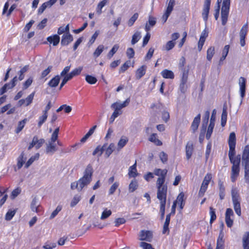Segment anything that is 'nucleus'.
<instances>
[{"instance_id":"1","label":"nucleus","mask_w":249,"mask_h":249,"mask_svg":"<svg viewBox=\"0 0 249 249\" xmlns=\"http://www.w3.org/2000/svg\"><path fill=\"white\" fill-rule=\"evenodd\" d=\"M167 172V170L160 169H156L154 171L155 175L160 176L157 179L156 185L158 189L157 198L160 201V212L162 218L164 215L166 202L167 187L164 184V182Z\"/></svg>"},{"instance_id":"2","label":"nucleus","mask_w":249,"mask_h":249,"mask_svg":"<svg viewBox=\"0 0 249 249\" xmlns=\"http://www.w3.org/2000/svg\"><path fill=\"white\" fill-rule=\"evenodd\" d=\"M93 173V170L92 166L89 164L84 171L83 177L77 181L71 183V189L72 190L77 189L78 191H81L91 181Z\"/></svg>"},{"instance_id":"3","label":"nucleus","mask_w":249,"mask_h":249,"mask_svg":"<svg viewBox=\"0 0 249 249\" xmlns=\"http://www.w3.org/2000/svg\"><path fill=\"white\" fill-rule=\"evenodd\" d=\"M59 127L56 128L52 134L51 139L46 143V152L48 154H53L57 150L56 141L58 137Z\"/></svg>"},{"instance_id":"4","label":"nucleus","mask_w":249,"mask_h":249,"mask_svg":"<svg viewBox=\"0 0 249 249\" xmlns=\"http://www.w3.org/2000/svg\"><path fill=\"white\" fill-rule=\"evenodd\" d=\"M231 198L233 206L235 213L239 216L241 215V198L237 189L234 188L231 190Z\"/></svg>"},{"instance_id":"5","label":"nucleus","mask_w":249,"mask_h":249,"mask_svg":"<svg viewBox=\"0 0 249 249\" xmlns=\"http://www.w3.org/2000/svg\"><path fill=\"white\" fill-rule=\"evenodd\" d=\"M230 0H223V1L221 8V19L223 25H225L227 22L230 10Z\"/></svg>"},{"instance_id":"6","label":"nucleus","mask_w":249,"mask_h":249,"mask_svg":"<svg viewBox=\"0 0 249 249\" xmlns=\"http://www.w3.org/2000/svg\"><path fill=\"white\" fill-rule=\"evenodd\" d=\"M232 164L231 167V180L232 182L235 181L237 179L240 172V161H235L234 162H231Z\"/></svg>"},{"instance_id":"7","label":"nucleus","mask_w":249,"mask_h":249,"mask_svg":"<svg viewBox=\"0 0 249 249\" xmlns=\"http://www.w3.org/2000/svg\"><path fill=\"white\" fill-rule=\"evenodd\" d=\"M234 213L231 208H228L226 209L225 213V222L227 226L231 228L233 225V217Z\"/></svg>"},{"instance_id":"8","label":"nucleus","mask_w":249,"mask_h":249,"mask_svg":"<svg viewBox=\"0 0 249 249\" xmlns=\"http://www.w3.org/2000/svg\"><path fill=\"white\" fill-rule=\"evenodd\" d=\"M18 81V78L17 76H15L13 78L12 81L7 84H5L0 89V94L2 95L6 92L7 89H12L14 87H15L16 85V83Z\"/></svg>"},{"instance_id":"9","label":"nucleus","mask_w":249,"mask_h":249,"mask_svg":"<svg viewBox=\"0 0 249 249\" xmlns=\"http://www.w3.org/2000/svg\"><path fill=\"white\" fill-rule=\"evenodd\" d=\"M139 237L140 240H145L147 242H150L152 240L153 234L150 231L142 230L140 232Z\"/></svg>"},{"instance_id":"10","label":"nucleus","mask_w":249,"mask_h":249,"mask_svg":"<svg viewBox=\"0 0 249 249\" xmlns=\"http://www.w3.org/2000/svg\"><path fill=\"white\" fill-rule=\"evenodd\" d=\"M246 79L243 77H240L239 79V91L240 96L242 98L241 102L242 101L243 98L245 95L246 91Z\"/></svg>"},{"instance_id":"11","label":"nucleus","mask_w":249,"mask_h":249,"mask_svg":"<svg viewBox=\"0 0 249 249\" xmlns=\"http://www.w3.org/2000/svg\"><path fill=\"white\" fill-rule=\"evenodd\" d=\"M235 146H229V157L231 162H234L235 161H240V156L238 155L234 157L235 151Z\"/></svg>"},{"instance_id":"12","label":"nucleus","mask_w":249,"mask_h":249,"mask_svg":"<svg viewBox=\"0 0 249 249\" xmlns=\"http://www.w3.org/2000/svg\"><path fill=\"white\" fill-rule=\"evenodd\" d=\"M130 102V99L127 98L123 103H121L119 102H117L112 104L111 106V107L114 110L120 111L122 108L127 107Z\"/></svg>"},{"instance_id":"13","label":"nucleus","mask_w":249,"mask_h":249,"mask_svg":"<svg viewBox=\"0 0 249 249\" xmlns=\"http://www.w3.org/2000/svg\"><path fill=\"white\" fill-rule=\"evenodd\" d=\"M73 40V37L70 33H66L62 36L61 43L62 45H68Z\"/></svg>"},{"instance_id":"14","label":"nucleus","mask_w":249,"mask_h":249,"mask_svg":"<svg viewBox=\"0 0 249 249\" xmlns=\"http://www.w3.org/2000/svg\"><path fill=\"white\" fill-rule=\"evenodd\" d=\"M156 18L152 16H149L148 20L145 24V30L146 32H149L151 28L155 26L156 23Z\"/></svg>"},{"instance_id":"15","label":"nucleus","mask_w":249,"mask_h":249,"mask_svg":"<svg viewBox=\"0 0 249 249\" xmlns=\"http://www.w3.org/2000/svg\"><path fill=\"white\" fill-rule=\"evenodd\" d=\"M9 2L8 1H7L4 5V7L2 11V14H6V16L7 17L9 16L11 14L12 12L16 9V8L17 7V5L15 4H13L9 8L8 11L7 12L9 8Z\"/></svg>"},{"instance_id":"16","label":"nucleus","mask_w":249,"mask_h":249,"mask_svg":"<svg viewBox=\"0 0 249 249\" xmlns=\"http://www.w3.org/2000/svg\"><path fill=\"white\" fill-rule=\"evenodd\" d=\"M184 194L183 192L180 193L177 196V199L174 202H177V204L179 206V210L181 211L184 205L185 200L184 199Z\"/></svg>"},{"instance_id":"17","label":"nucleus","mask_w":249,"mask_h":249,"mask_svg":"<svg viewBox=\"0 0 249 249\" xmlns=\"http://www.w3.org/2000/svg\"><path fill=\"white\" fill-rule=\"evenodd\" d=\"M243 162L245 164H249V145H247L245 146L243 155H242Z\"/></svg>"},{"instance_id":"18","label":"nucleus","mask_w":249,"mask_h":249,"mask_svg":"<svg viewBox=\"0 0 249 249\" xmlns=\"http://www.w3.org/2000/svg\"><path fill=\"white\" fill-rule=\"evenodd\" d=\"M31 209L32 211L36 213H38L40 211V205L36 197L34 198L31 202Z\"/></svg>"},{"instance_id":"19","label":"nucleus","mask_w":249,"mask_h":249,"mask_svg":"<svg viewBox=\"0 0 249 249\" xmlns=\"http://www.w3.org/2000/svg\"><path fill=\"white\" fill-rule=\"evenodd\" d=\"M200 114H198L194 119L192 125H191V129L193 131V132L194 133L196 132V131L197 130L199 123L200 121Z\"/></svg>"},{"instance_id":"20","label":"nucleus","mask_w":249,"mask_h":249,"mask_svg":"<svg viewBox=\"0 0 249 249\" xmlns=\"http://www.w3.org/2000/svg\"><path fill=\"white\" fill-rule=\"evenodd\" d=\"M193 150V143L191 142H188L186 146V156L187 160H189L191 158Z\"/></svg>"},{"instance_id":"21","label":"nucleus","mask_w":249,"mask_h":249,"mask_svg":"<svg viewBox=\"0 0 249 249\" xmlns=\"http://www.w3.org/2000/svg\"><path fill=\"white\" fill-rule=\"evenodd\" d=\"M160 73L164 78L172 79L174 78V72L172 71L167 69L163 70Z\"/></svg>"},{"instance_id":"22","label":"nucleus","mask_w":249,"mask_h":249,"mask_svg":"<svg viewBox=\"0 0 249 249\" xmlns=\"http://www.w3.org/2000/svg\"><path fill=\"white\" fill-rule=\"evenodd\" d=\"M47 41L53 46L57 45L60 41V37L57 35H54L47 37Z\"/></svg>"},{"instance_id":"23","label":"nucleus","mask_w":249,"mask_h":249,"mask_svg":"<svg viewBox=\"0 0 249 249\" xmlns=\"http://www.w3.org/2000/svg\"><path fill=\"white\" fill-rule=\"evenodd\" d=\"M244 249H249V232H246L242 238Z\"/></svg>"},{"instance_id":"24","label":"nucleus","mask_w":249,"mask_h":249,"mask_svg":"<svg viewBox=\"0 0 249 249\" xmlns=\"http://www.w3.org/2000/svg\"><path fill=\"white\" fill-rule=\"evenodd\" d=\"M146 69V67L143 65L136 71V77L137 79H140L145 74Z\"/></svg>"},{"instance_id":"25","label":"nucleus","mask_w":249,"mask_h":249,"mask_svg":"<svg viewBox=\"0 0 249 249\" xmlns=\"http://www.w3.org/2000/svg\"><path fill=\"white\" fill-rule=\"evenodd\" d=\"M148 140L156 145L160 146L162 144V142L157 138V135L156 133L152 134L148 138Z\"/></svg>"},{"instance_id":"26","label":"nucleus","mask_w":249,"mask_h":249,"mask_svg":"<svg viewBox=\"0 0 249 249\" xmlns=\"http://www.w3.org/2000/svg\"><path fill=\"white\" fill-rule=\"evenodd\" d=\"M137 171L136 169V162L128 169V175L130 177L135 178L137 176Z\"/></svg>"},{"instance_id":"27","label":"nucleus","mask_w":249,"mask_h":249,"mask_svg":"<svg viewBox=\"0 0 249 249\" xmlns=\"http://www.w3.org/2000/svg\"><path fill=\"white\" fill-rule=\"evenodd\" d=\"M108 0H103L97 5L96 11L98 15H100L102 13V8L107 3Z\"/></svg>"},{"instance_id":"28","label":"nucleus","mask_w":249,"mask_h":249,"mask_svg":"<svg viewBox=\"0 0 249 249\" xmlns=\"http://www.w3.org/2000/svg\"><path fill=\"white\" fill-rule=\"evenodd\" d=\"M128 139L125 137H122L117 144V150L120 151L128 142Z\"/></svg>"},{"instance_id":"29","label":"nucleus","mask_w":249,"mask_h":249,"mask_svg":"<svg viewBox=\"0 0 249 249\" xmlns=\"http://www.w3.org/2000/svg\"><path fill=\"white\" fill-rule=\"evenodd\" d=\"M228 144L229 146H235L236 136L234 132H232L230 134Z\"/></svg>"},{"instance_id":"30","label":"nucleus","mask_w":249,"mask_h":249,"mask_svg":"<svg viewBox=\"0 0 249 249\" xmlns=\"http://www.w3.org/2000/svg\"><path fill=\"white\" fill-rule=\"evenodd\" d=\"M60 81V77L59 75H56L52 78L48 83V85L50 87H56L59 84Z\"/></svg>"},{"instance_id":"31","label":"nucleus","mask_w":249,"mask_h":249,"mask_svg":"<svg viewBox=\"0 0 249 249\" xmlns=\"http://www.w3.org/2000/svg\"><path fill=\"white\" fill-rule=\"evenodd\" d=\"M27 122V119H24L23 120L20 121L18 123L17 127L15 129V132L17 134H18L22 130V129L24 128Z\"/></svg>"},{"instance_id":"32","label":"nucleus","mask_w":249,"mask_h":249,"mask_svg":"<svg viewBox=\"0 0 249 249\" xmlns=\"http://www.w3.org/2000/svg\"><path fill=\"white\" fill-rule=\"evenodd\" d=\"M218 187L219 190V197L220 199L222 200L225 197V187L224 186L223 182L221 181H219L218 182Z\"/></svg>"},{"instance_id":"33","label":"nucleus","mask_w":249,"mask_h":249,"mask_svg":"<svg viewBox=\"0 0 249 249\" xmlns=\"http://www.w3.org/2000/svg\"><path fill=\"white\" fill-rule=\"evenodd\" d=\"M36 139L35 142V147L36 149L40 148L43 143L45 142V140L43 139H38V137L35 136L33 139Z\"/></svg>"},{"instance_id":"34","label":"nucleus","mask_w":249,"mask_h":249,"mask_svg":"<svg viewBox=\"0 0 249 249\" xmlns=\"http://www.w3.org/2000/svg\"><path fill=\"white\" fill-rule=\"evenodd\" d=\"M115 149V145L114 143H111L105 149V155L107 157H109V156L112 154V153L114 151Z\"/></svg>"},{"instance_id":"35","label":"nucleus","mask_w":249,"mask_h":249,"mask_svg":"<svg viewBox=\"0 0 249 249\" xmlns=\"http://www.w3.org/2000/svg\"><path fill=\"white\" fill-rule=\"evenodd\" d=\"M112 214V211L108 210L107 208H105L102 212L100 219L101 220H105L109 217Z\"/></svg>"},{"instance_id":"36","label":"nucleus","mask_w":249,"mask_h":249,"mask_svg":"<svg viewBox=\"0 0 249 249\" xmlns=\"http://www.w3.org/2000/svg\"><path fill=\"white\" fill-rule=\"evenodd\" d=\"M141 37V32L139 31H137L134 33L133 35L131 40V44L132 45H134L137 42L139 41Z\"/></svg>"},{"instance_id":"37","label":"nucleus","mask_w":249,"mask_h":249,"mask_svg":"<svg viewBox=\"0 0 249 249\" xmlns=\"http://www.w3.org/2000/svg\"><path fill=\"white\" fill-rule=\"evenodd\" d=\"M227 118V112L226 107H223L221 115V125L224 126L226 125Z\"/></svg>"},{"instance_id":"38","label":"nucleus","mask_w":249,"mask_h":249,"mask_svg":"<svg viewBox=\"0 0 249 249\" xmlns=\"http://www.w3.org/2000/svg\"><path fill=\"white\" fill-rule=\"evenodd\" d=\"M104 147H105V145L103 146H98L93 152V155L97 156V157L101 156L104 150Z\"/></svg>"},{"instance_id":"39","label":"nucleus","mask_w":249,"mask_h":249,"mask_svg":"<svg viewBox=\"0 0 249 249\" xmlns=\"http://www.w3.org/2000/svg\"><path fill=\"white\" fill-rule=\"evenodd\" d=\"M29 69V66L26 65L24 66L18 72L19 77L18 79L19 81H21L24 78V74L27 72L28 70Z\"/></svg>"},{"instance_id":"40","label":"nucleus","mask_w":249,"mask_h":249,"mask_svg":"<svg viewBox=\"0 0 249 249\" xmlns=\"http://www.w3.org/2000/svg\"><path fill=\"white\" fill-rule=\"evenodd\" d=\"M214 54V47H210L208 48L207 51V59L209 61H211L213 56Z\"/></svg>"},{"instance_id":"41","label":"nucleus","mask_w":249,"mask_h":249,"mask_svg":"<svg viewBox=\"0 0 249 249\" xmlns=\"http://www.w3.org/2000/svg\"><path fill=\"white\" fill-rule=\"evenodd\" d=\"M48 118V115L43 113V114L39 116L38 119L37 126L39 128L42 125L46 122Z\"/></svg>"},{"instance_id":"42","label":"nucleus","mask_w":249,"mask_h":249,"mask_svg":"<svg viewBox=\"0 0 249 249\" xmlns=\"http://www.w3.org/2000/svg\"><path fill=\"white\" fill-rule=\"evenodd\" d=\"M214 126V123L210 122L209 125L208 130L206 135V138L207 139H209L211 136V135L213 131V129Z\"/></svg>"},{"instance_id":"43","label":"nucleus","mask_w":249,"mask_h":249,"mask_svg":"<svg viewBox=\"0 0 249 249\" xmlns=\"http://www.w3.org/2000/svg\"><path fill=\"white\" fill-rule=\"evenodd\" d=\"M212 178V175L210 173H207L205 175L201 184L208 186Z\"/></svg>"},{"instance_id":"44","label":"nucleus","mask_w":249,"mask_h":249,"mask_svg":"<svg viewBox=\"0 0 249 249\" xmlns=\"http://www.w3.org/2000/svg\"><path fill=\"white\" fill-rule=\"evenodd\" d=\"M83 70L82 67H79L78 68L74 69L70 73V75L73 78L74 76L79 75Z\"/></svg>"},{"instance_id":"45","label":"nucleus","mask_w":249,"mask_h":249,"mask_svg":"<svg viewBox=\"0 0 249 249\" xmlns=\"http://www.w3.org/2000/svg\"><path fill=\"white\" fill-rule=\"evenodd\" d=\"M170 221V214H168L166 216L165 221L163 225V233H165L168 230V226Z\"/></svg>"},{"instance_id":"46","label":"nucleus","mask_w":249,"mask_h":249,"mask_svg":"<svg viewBox=\"0 0 249 249\" xmlns=\"http://www.w3.org/2000/svg\"><path fill=\"white\" fill-rule=\"evenodd\" d=\"M245 175L244 178L245 182L249 183V164L244 165Z\"/></svg>"},{"instance_id":"47","label":"nucleus","mask_w":249,"mask_h":249,"mask_svg":"<svg viewBox=\"0 0 249 249\" xmlns=\"http://www.w3.org/2000/svg\"><path fill=\"white\" fill-rule=\"evenodd\" d=\"M39 154L37 153L35 156L31 157L26 163L25 167L28 168L29 166H30L35 160H37L39 158Z\"/></svg>"},{"instance_id":"48","label":"nucleus","mask_w":249,"mask_h":249,"mask_svg":"<svg viewBox=\"0 0 249 249\" xmlns=\"http://www.w3.org/2000/svg\"><path fill=\"white\" fill-rule=\"evenodd\" d=\"M104 49V46L103 45H100L98 46L97 49L95 50L93 53V56L95 57H98L101 53L103 52Z\"/></svg>"},{"instance_id":"49","label":"nucleus","mask_w":249,"mask_h":249,"mask_svg":"<svg viewBox=\"0 0 249 249\" xmlns=\"http://www.w3.org/2000/svg\"><path fill=\"white\" fill-rule=\"evenodd\" d=\"M138 182L136 180H133L129 185V191L130 192H133L138 187Z\"/></svg>"},{"instance_id":"50","label":"nucleus","mask_w":249,"mask_h":249,"mask_svg":"<svg viewBox=\"0 0 249 249\" xmlns=\"http://www.w3.org/2000/svg\"><path fill=\"white\" fill-rule=\"evenodd\" d=\"M85 80L89 84H94L97 81L96 77L89 75L86 76Z\"/></svg>"},{"instance_id":"51","label":"nucleus","mask_w":249,"mask_h":249,"mask_svg":"<svg viewBox=\"0 0 249 249\" xmlns=\"http://www.w3.org/2000/svg\"><path fill=\"white\" fill-rule=\"evenodd\" d=\"M16 213V211L14 210H9L7 212V213L5 214V219L7 221H9L12 219V218L15 215Z\"/></svg>"},{"instance_id":"52","label":"nucleus","mask_w":249,"mask_h":249,"mask_svg":"<svg viewBox=\"0 0 249 249\" xmlns=\"http://www.w3.org/2000/svg\"><path fill=\"white\" fill-rule=\"evenodd\" d=\"M26 159L24 157V154L22 153L18 158L17 166L18 169H20L25 161Z\"/></svg>"},{"instance_id":"53","label":"nucleus","mask_w":249,"mask_h":249,"mask_svg":"<svg viewBox=\"0 0 249 249\" xmlns=\"http://www.w3.org/2000/svg\"><path fill=\"white\" fill-rule=\"evenodd\" d=\"M119 48L118 44H115L113 46L111 50L109 51L107 54V56L110 58L116 53Z\"/></svg>"},{"instance_id":"54","label":"nucleus","mask_w":249,"mask_h":249,"mask_svg":"<svg viewBox=\"0 0 249 249\" xmlns=\"http://www.w3.org/2000/svg\"><path fill=\"white\" fill-rule=\"evenodd\" d=\"M34 95L35 92H33L32 93H31L29 95H28L26 99H24L26 106H29L32 103Z\"/></svg>"},{"instance_id":"55","label":"nucleus","mask_w":249,"mask_h":249,"mask_svg":"<svg viewBox=\"0 0 249 249\" xmlns=\"http://www.w3.org/2000/svg\"><path fill=\"white\" fill-rule=\"evenodd\" d=\"M138 17L139 14L138 13H135L128 21L127 24L128 26H132L135 22V21L138 19Z\"/></svg>"},{"instance_id":"56","label":"nucleus","mask_w":249,"mask_h":249,"mask_svg":"<svg viewBox=\"0 0 249 249\" xmlns=\"http://www.w3.org/2000/svg\"><path fill=\"white\" fill-rule=\"evenodd\" d=\"M248 24H246L243 26L240 32V37L245 38L247 33Z\"/></svg>"},{"instance_id":"57","label":"nucleus","mask_w":249,"mask_h":249,"mask_svg":"<svg viewBox=\"0 0 249 249\" xmlns=\"http://www.w3.org/2000/svg\"><path fill=\"white\" fill-rule=\"evenodd\" d=\"M119 186V183L118 182H114L109 189L108 194L109 195H112L114 194L116 190L118 188Z\"/></svg>"},{"instance_id":"58","label":"nucleus","mask_w":249,"mask_h":249,"mask_svg":"<svg viewBox=\"0 0 249 249\" xmlns=\"http://www.w3.org/2000/svg\"><path fill=\"white\" fill-rule=\"evenodd\" d=\"M210 215L211 216L210 222V223H212L216 218L215 210L212 207L210 208Z\"/></svg>"},{"instance_id":"59","label":"nucleus","mask_w":249,"mask_h":249,"mask_svg":"<svg viewBox=\"0 0 249 249\" xmlns=\"http://www.w3.org/2000/svg\"><path fill=\"white\" fill-rule=\"evenodd\" d=\"M130 64V61H127L125 62L120 68L119 70V72L122 73L124 72L129 67Z\"/></svg>"},{"instance_id":"60","label":"nucleus","mask_w":249,"mask_h":249,"mask_svg":"<svg viewBox=\"0 0 249 249\" xmlns=\"http://www.w3.org/2000/svg\"><path fill=\"white\" fill-rule=\"evenodd\" d=\"M72 78L70 75L69 74L64 76V78L60 84V89H61L66 83L67 82L71 79Z\"/></svg>"},{"instance_id":"61","label":"nucleus","mask_w":249,"mask_h":249,"mask_svg":"<svg viewBox=\"0 0 249 249\" xmlns=\"http://www.w3.org/2000/svg\"><path fill=\"white\" fill-rule=\"evenodd\" d=\"M81 199V196L78 195H75L72 200H71V207H74L75 206L80 200Z\"/></svg>"},{"instance_id":"62","label":"nucleus","mask_w":249,"mask_h":249,"mask_svg":"<svg viewBox=\"0 0 249 249\" xmlns=\"http://www.w3.org/2000/svg\"><path fill=\"white\" fill-rule=\"evenodd\" d=\"M21 189L19 188H17L14 189L11 193V197L12 199L15 198L18 195L21 193Z\"/></svg>"},{"instance_id":"63","label":"nucleus","mask_w":249,"mask_h":249,"mask_svg":"<svg viewBox=\"0 0 249 249\" xmlns=\"http://www.w3.org/2000/svg\"><path fill=\"white\" fill-rule=\"evenodd\" d=\"M56 245L55 243H46L43 246V248L44 249H53L55 248Z\"/></svg>"},{"instance_id":"64","label":"nucleus","mask_w":249,"mask_h":249,"mask_svg":"<svg viewBox=\"0 0 249 249\" xmlns=\"http://www.w3.org/2000/svg\"><path fill=\"white\" fill-rule=\"evenodd\" d=\"M159 157L160 158V160L163 163H165L167 161L168 156L164 152H161L159 154Z\"/></svg>"}]
</instances>
